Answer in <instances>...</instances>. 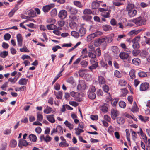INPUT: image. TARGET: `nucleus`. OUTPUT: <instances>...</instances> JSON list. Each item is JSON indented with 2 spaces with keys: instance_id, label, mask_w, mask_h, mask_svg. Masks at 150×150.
<instances>
[{
  "instance_id": "69168bd1",
  "label": "nucleus",
  "mask_w": 150,
  "mask_h": 150,
  "mask_svg": "<svg viewBox=\"0 0 150 150\" xmlns=\"http://www.w3.org/2000/svg\"><path fill=\"white\" fill-rule=\"evenodd\" d=\"M103 89L104 91L105 92H108L109 90L108 86L106 85H105L104 86H103Z\"/></svg>"
},
{
  "instance_id": "13d9d810",
  "label": "nucleus",
  "mask_w": 150,
  "mask_h": 150,
  "mask_svg": "<svg viewBox=\"0 0 150 150\" xmlns=\"http://www.w3.org/2000/svg\"><path fill=\"white\" fill-rule=\"evenodd\" d=\"M138 108L137 105H133L131 110L133 112H134L138 111Z\"/></svg>"
},
{
  "instance_id": "b1692460",
  "label": "nucleus",
  "mask_w": 150,
  "mask_h": 150,
  "mask_svg": "<svg viewBox=\"0 0 150 150\" xmlns=\"http://www.w3.org/2000/svg\"><path fill=\"white\" fill-rule=\"evenodd\" d=\"M74 4L76 7L81 8L83 6V5L82 4L81 2L78 1H75L73 2Z\"/></svg>"
},
{
  "instance_id": "423d86ee",
  "label": "nucleus",
  "mask_w": 150,
  "mask_h": 150,
  "mask_svg": "<svg viewBox=\"0 0 150 150\" xmlns=\"http://www.w3.org/2000/svg\"><path fill=\"white\" fill-rule=\"evenodd\" d=\"M54 6V4H50L48 5L44 6L42 8L43 11L45 13L47 12Z\"/></svg>"
},
{
  "instance_id": "a19ab883",
  "label": "nucleus",
  "mask_w": 150,
  "mask_h": 150,
  "mask_svg": "<svg viewBox=\"0 0 150 150\" xmlns=\"http://www.w3.org/2000/svg\"><path fill=\"white\" fill-rule=\"evenodd\" d=\"M69 144L66 142H61L59 144V146L62 147H68Z\"/></svg>"
},
{
  "instance_id": "5fc2aeb1",
  "label": "nucleus",
  "mask_w": 150,
  "mask_h": 150,
  "mask_svg": "<svg viewBox=\"0 0 150 150\" xmlns=\"http://www.w3.org/2000/svg\"><path fill=\"white\" fill-rule=\"evenodd\" d=\"M81 64L83 67H86L87 66L88 63L87 61L84 60L81 62Z\"/></svg>"
},
{
  "instance_id": "cd10ccee",
  "label": "nucleus",
  "mask_w": 150,
  "mask_h": 150,
  "mask_svg": "<svg viewBox=\"0 0 150 150\" xmlns=\"http://www.w3.org/2000/svg\"><path fill=\"white\" fill-rule=\"evenodd\" d=\"M127 83L126 81L124 79H120L119 81V84L122 86H125Z\"/></svg>"
},
{
  "instance_id": "49530a36",
  "label": "nucleus",
  "mask_w": 150,
  "mask_h": 150,
  "mask_svg": "<svg viewBox=\"0 0 150 150\" xmlns=\"http://www.w3.org/2000/svg\"><path fill=\"white\" fill-rule=\"evenodd\" d=\"M105 37L106 43H110L113 40V38L111 37Z\"/></svg>"
},
{
  "instance_id": "37998d69",
  "label": "nucleus",
  "mask_w": 150,
  "mask_h": 150,
  "mask_svg": "<svg viewBox=\"0 0 150 150\" xmlns=\"http://www.w3.org/2000/svg\"><path fill=\"white\" fill-rule=\"evenodd\" d=\"M51 16L52 17H54L57 15V11L56 9L54 8L50 12Z\"/></svg>"
},
{
  "instance_id": "f3484780",
  "label": "nucleus",
  "mask_w": 150,
  "mask_h": 150,
  "mask_svg": "<svg viewBox=\"0 0 150 150\" xmlns=\"http://www.w3.org/2000/svg\"><path fill=\"white\" fill-rule=\"evenodd\" d=\"M53 111L52 108L47 106L46 108L44 110L43 112L45 113L48 114L52 112Z\"/></svg>"
},
{
  "instance_id": "2eb2a0df",
  "label": "nucleus",
  "mask_w": 150,
  "mask_h": 150,
  "mask_svg": "<svg viewBox=\"0 0 150 150\" xmlns=\"http://www.w3.org/2000/svg\"><path fill=\"white\" fill-rule=\"evenodd\" d=\"M86 29L83 27H81L79 30V33L81 37L83 36L86 34Z\"/></svg>"
},
{
  "instance_id": "20e7f679",
  "label": "nucleus",
  "mask_w": 150,
  "mask_h": 150,
  "mask_svg": "<svg viewBox=\"0 0 150 150\" xmlns=\"http://www.w3.org/2000/svg\"><path fill=\"white\" fill-rule=\"evenodd\" d=\"M32 144V143H28L25 140L22 139H21L19 140L18 144V146L19 147L22 148V146H26L28 145H31Z\"/></svg>"
},
{
  "instance_id": "72a5a7b5",
  "label": "nucleus",
  "mask_w": 150,
  "mask_h": 150,
  "mask_svg": "<svg viewBox=\"0 0 150 150\" xmlns=\"http://www.w3.org/2000/svg\"><path fill=\"white\" fill-rule=\"evenodd\" d=\"M17 144V142L16 140L13 139L11 141L10 147L11 148L15 147Z\"/></svg>"
},
{
  "instance_id": "bf43d9fd",
  "label": "nucleus",
  "mask_w": 150,
  "mask_h": 150,
  "mask_svg": "<svg viewBox=\"0 0 150 150\" xmlns=\"http://www.w3.org/2000/svg\"><path fill=\"white\" fill-rule=\"evenodd\" d=\"M140 38V37L139 36H138L135 37L134 39L132 40V42H138Z\"/></svg>"
},
{
  "instance_id": "1a4fd4ad",
  "label": "nucleus",
  "mask_w": 150,
  "mask_h": 150,
  "mask_svg": "<svg viewBox=\"0 0 150 150\" xmlns=\"http://www.w3.org/2000/svg\"><path fill=\"white\" fill-rule=\"evenodd\" d=\"M119 113L118 111L114 109H112L111 112V117L112 119L115 120L117 116L119 115Z\"/></svg>"
},
{
  "instance_id": "a211bd4d",
  "label": "nucleus",
  "mask_w": 150,
  "mask_h": 150,
  "mask_svg": "<svg viewBox=\"0 0 150 150\" xmlns=\"http://www.w3.org/2000/svg\"><path fill=\"white\" fill-rule=\"evenodd\" d=\"M102 28L103 30L105 31H110L112 30V27L108 25H104L102 26Z\"/></svg>"
},
{
  "instance_id": "c85d7f7f",
  "label": "nucleus",
  "mask_w": 150,
  "mask_h": 150,
  "mask_svg": "<svg viewBox=\"0 0 150 150\" xmlns=\"http://www.w3.org/2000/svg\"><path fill=\"white\" fill-rule=\"evenodd\" d=\"M88 96L89 98L91 99H93L96 98V94L94 92H88Z\"/></svg>"
},
{
  "instance_id": "473e14b6",
  "label": "nucleus",
  "mask_w": 150,
  "mask_h": 150,
  "mask_svg": "<svg viewBox=\"0 0 150 150\" xmlns=\"http://www.w3.org/2000/svg\"><path fill=\"white\" fill-rule=\"evenodd\" d=\"M112 52L115 54L118 53L120 52V50L117 46H113L112 47Z\"/></svg>"
},
{
  "instance_id": "864d4df0",
  "label": "nucleus",
  "mask_w": 150,
  "mask_h": 150,
  "mask_svg": "<svg viewBox=\"0 0 150 150\" xmlns=\"http://www.w3.org/2000/svg\"><path fill=\"white\" fill-rule=\"evenodd\" d=\"M121 91L123 96H125L128 93V91L126 88L121 89Z\"/></svg>"
},
{
  "instance_id": "e433bc0d",
  "label": "nucleus",
  "mask_w": 150,
  "mask_h": 150,
  "mask_svg": "<svg viewBox=\"0 0 150 150\" xmlns=\"http://www.w3.org/2000/svg\"><path fill=\"white\" fill-rule=\"evenodd\" d=\"M56 26L53 24L48 25L47 26V28L49 30H54L56 29Z\"/></svg>"
},
{
  "instance_id": "ea45409f",
  "label": "nucleus",
  "mask_w": 150,
  "mask_h": 150,
  "mask_svg": "<svg viewBox=\"0 0 150 150\" xmlns=\"http://www.w3.org/2000/svg\"><path fill=\"white\" fill-rule=\"evenodd\" d=\"M119 98H114L112 101V105L115 107L116 106L117 103L119 100Z\"/></svg>"
},
{
  "instance_id": "052dcab7",
  "label": "nucleus",
  "mask_w": 150,
  "mask_h": 150,
  "mask_svg": "<svg viewBox=\"0 0 150 150\" xmlns=\"http://www.w3.org/2000/svg\"><path fill=\"white\" fill-rule=\"evenodd\" d=\"M67 81L71 84H73L74 83V79L72 77H69Z\"/></svg>"
},
{
  "instance_id": "6e6d98bb",
  "label": "nucleus",
  "mask_w": 150,
  "mask_h": 150,
  "mask_svg": "<svg viewBox=\"0 0 150 150\" xmlns=\"http://www.w3.org/2000/svg\"><path fill=\"white\" fill-rule=\"evenodd\" d=\"M43 115L42 114H37V120L38 121H41L43 119Z\"/></svg>"
},
{
  "instance_id": "4d7b16f0",
  "label": "nucleus",
  "mask_w": 150,
  "mask_h": 150,
  "mask_svg": "<svg viewBox=\"0 0 150 150\" xmlns=\"http://www.w3.org/2000/svg\"><path fill=\"white\" fill-rule=\"evenodd\" d=\"M18 8H16V9H13L9 13L8 16L9 17H11L13 16L14 15L15 12L17 10Z\"/></svg>"
},
{
  "instance_id": "79ce46f5",
  "label": "nucleus",
  "mask_w": 150,
  "mask_h": 150,
  "mask_svg": "<svg viewBox=\"0 0 150 150\" xmlns=\"http://www.w3.org/2000/svg\"><path fill=\"white\" fill-rule=\"evenodd\" d=\"M114 74L115 76L118 78H120L122 76V74L120 72L117 71L115 70L114 73Z\"/></svg>"
},
{
  "instance_id": "603ef678",
  "label": "nucleus",
  "mask_w": 150,
  "mask_h": 150,
  "mask_svg": "<svg viewBox=\"0 0 150 150\" xmlns=\"http://www.w3.org/2000/svg\"><path fill=\"white\" fill-rule=\"evenodd\" d=\"M20 52H29V51L27 49V47L25 46H24L23 48H20Z\"/></svg>"
},
{
  "instance_id": "58836bf2",
  "label": "nucleus",
  "mask_w": 150,
  "mask_h": 150,
  "mask_svg": "<svg viewBox=\"0 0 150 150\" xmlns=\"http://www.w3.org/2000/svg\"><path fill=\"white\" fill-rule=\"evenodd\" d=\"M134 7V5L132 4H128L126 8L127 11L133 9Z\"/></svg>"
},
{
  "instance_id": "f704fd0d",
  "label": "nucleus",
  "mask_w": 150,
  "mask_h": 150,
  "mask_svg": "<svg viewBox=\"0 0 150 150\" xmlns=\"http://www.w3.org/2000/svg\"><path fill=\"white\" fill-rule=\"evenodd\" d=\"M83 13L85 15H90L92 13V11L90 9H86L84 10Z\"/></svg>"
},
{
  "instance_id": "6ab92c4d",
  "label": "nucleus",
  "mask_w": 150,
  "mask_h": 150,
  "mask_svg": "<svg viewBox=\"0 0 150 150\" xmlns=\"http://www.w3.org/2000/svg\"><path fill=\"white\" fill-rule=\"evenodd\" d=\"M142 30H133L131 31L129 33V35H135L139 33Z\"/></svg>"
},
{
  "instance_id": "0eeeda50",
  "label": "nucleus",
  "mask_w": 150,
  "mask_h": 150,
  "mask_svg": "<svg viewBox=\"0 0 150 150\" xmlns=\"http://www.w3.org/2000/svg\"><path fill=\"white\" fill-rule=\"evenodd\" d=\"M66 9L71 14H76L78 11L77 9L71 6H67Z\"/></svg>"
},
{
  "instance_id": "dca6fc26",
  "label": "nucleus",
  "mask_w": 150,
  "mask_h": 150,
  "mask_svg": "<svg viewBox=\"0 0 150 150\" xmlns=\"http://www.w3.org/2000/svg\"><path fill=\"white\" fill-rule=\"evenodd\" d=\"M98 80L99 84L101 86L104 84L105 82V78L101 76H99L98 77Z\"/></svg>"
},
{
  "instance_id": "39448f33",
  "label": "nucleus",
  "mask_w": 150,
  "mask_h": 150,
  "mask_svg": "<svg viewBox=\"0 0 150 150\" xmlns=\"http://www.w3.org/2000/svg\"><path fill=\"white\" fill-rule=\"evenodd\" d=\"M67 16V11L64 10H61L58 14V16L62 19H64L66 18Z\"/></svg>"
},
{
  "instance_id": "4c0bfd02",
  "label": "nucleus",
  "mask_w": 150,
  "mask_h": 150,
  "mask_svg": "<svg viewBox=\"0 0 150 150\" xmlns=\"http://www.w3.org/2000/svg\"><path fill=\"white\" fill-rule=\"evenodd\" d=\"M71 35L72 36L76 38H78L80 36L79 33L74 31L71 32Z\"/></svg>"
},
{
  "instance_id": "aec40b11",
  "label": "nucleus",
  "mask_w": 150,
  "mask_h": 150,
  "mask_svg": "<svg viewBox=\"0 0 150 150\" xmlns=\"http://www.w3.org/2000/svg\"><path fill=\"white\" fill-rule=\"evenodd\" d=\"M100 4L97 1H94L92 3L91 8L93 9H96L98 8Z\"/></svg>"
},
{
  "instance_id": "bb28decb",
  "label": "nucleus",
  "mask_w": 150,
  "mask_h": 150,
  "mask_svg": "<svg viewBox=\"0 0 150 150\" xmlns=\"http://www.w3.org/2000/svg\"><path fill=\"white\" fill-rule=\"evenodd\" d=\"M110 11H108L107 12L102 13L101 15L104 18H109L111 16L110 15Z\"/></svg>"
},
{
  "instance_id": "0e129e2a",
  "label": "nucleus",
  "mask_w": 150,
  "mask_h": 150,
  "mask_svg": "<svg viewBox=\"0 0 150 150\" xmlns=\"http://www.w3.org/2000/svg\"><path fill=\"white\" fill-rule=\"evenodd\" d=\"M71 96L74 97H76L79 95V93L76 92L72 91L70 93Z\"/></svg>"
},
{
  "instance_id": "2f4dec72",
  "label": "nucleus",
  "mask_w": 150,
  "mask_h": 150,
  "mask_svg": "<svg viewBox=\"0 0 150 150\" xmlns=\"http://www.w3.org/2000/svg\"><path fill=\"white\" fill-rule=\"evenodd\" d=\"M92 64V65L89 67V69L91 71L93 69H95L98 66V62H95V63Z\"/></svg>"
},
{
  "instance_id": "ddd939ff",
  "label": "nucleus",
  "mask_w": 150,
  "mask_h": 150,
  "mask_svg": "<svg viewBox=\"0 0 150 150\" xmlns=\"http://www.w3.org/2000/svg\"><path fill=\"white\" fill-rule=\"evenodd\" d=\"M47 119L51 123H54L55 122V119L54 117V115H46Z\"/></svg>"
},
{
  "instance_id": "4468645a",
  "label": "nucleus",
  "mask_w": 150,
  "mask_h": 150,
  "mask_svg": "<svg viewBox=\"0 0 150 150\" xmlns=\"http://www.w3.org/2000/svg\"><path fill=\"white\" fill-rule=\"evenodd\" d=\"M28 81L26 79L22 78L19 80L18 84L21 85H25L27 84Z\"/></svg>"
},
{
  "instance_id": "e2e57ef3",
  "label": "nucleus",
  "mask_w": 150,
  "mask_h": 150,
  "mask_svg": "<svg viewBox=\"0 0 150 150\" xmlns=\"http://www.w3.org/2000/svg\"><path fill=\"white\" fill-rule=\"evenodd\" d=\"M76 23L74 22H71L69 24L70 27L72 29H73L75 27H76Z\"/></svg>"
},
{
  "instance_id": "a18cd8bd",
  "label": "nucleus",
  "mask_w": 150,
  "mask_h": 150,
  "mask_svg": "<svg viewBox=\"0 0 150 150\" xmlns=\"http://www.w3.org/2000/svg\"><path fill=\"white\" fill-rule=\"evenodd\" d=\"M96 36L94 33L91 34L89 35L87 37L88 40H91L93 39Z\"/></svg>"
},
{
  "instance_id": "7ed1b4c3",
  "label": "nucleus",
  "mask_w": 150,
  "mask_h": 150,
  "mask_svg": "<svg viewBox=\"0 0 150 150\" xmlns=\"http://www.w3.org/2000/svg\"><path fill=\"white\" fill-rule=\"evenodd\" d=\"M77 88V89L79 91L85 89L86 88V85L85 82L83 80L80 81Z\"/></svg>"
},
{
  "instance_id": "3c124183",
  "label": "nucleus",
  "mask_w": 150,
  "mask_h": 150,
  "mask_svg": "<svg viewBox=\"0 0 150 150\" xmlns=\"http://www.w3.org/2000/svg\"><path fill=\"white\" fill-rule=\"evenodd\" d=\"M88 55V57L91 58V59H94L96 58V54L91 52H89Z\"/></svg>"
},
{
  "instance_id": "7c9ffc66",
  "label": "nucleus",
  "mask_w": 150,
  "mask_h": 150,
  "mask_svg": "<svg viewBox=\"0 0 150 150\" xmlns=\"http://www.w3.org/2000/svg\"><path fill=\"white\" fill-rule=\"evenodd\" d=\"M56 129H57V132L60 134H63V131L62 127L60 125H58Z\"/></svg>"
},
{
  "instance_id": "9b49d317",
  "label": "nucleus",
  "mask_w": 150,
  "mask_h": 150,
  "mask_svg": "<svg viewBox=\"0 0 150 150\" xmlns=\"http://www.w3.org/2000/svg\"><path fill=\"white\" fill-rule=\"evenodd\" d=\"M129 57V54L125 52H122L119 54V57L120 59L122 60L126 59Z\"/></svg>"
},
{
  "instance_id": "5701e85b",
  "label": "nucleus",
  "mask_w": 150,
  "mask_h": 150,
  "mask_svg": "<svg viewBox=\"0 0 150 150\" xmlns=\"http://www.w3.org/2000/svg\"><path fill=\"white\" fill-rule=\"evenodd\" d=\"M129 74L132 79H135L136 77L135 70L134 69L131 70L129 72Z\"/></svg>"
},
{
  "instance_id": "f8f14e48",
  "label": "nucleus",
  "mask_w": 150,
  "mask_h": 150,
  "mask_svg": "<svg viewBox=\"0 0 150 150\" xmlns=\"http://www.w3.org/2000/svg\"><path fill=\"white\" fill-rule=\"evenodd\" d=\"M105 42L106 43L105 37H100L95 42V45H96V44L98 43L99 44Z\"/></svg>"
},
{
  "instance_id": "f03ea898",
  "label": "nucleus",
  "mask_w": 150,
  "mask_h": 150,
  "mask_svg": "<svg viewBox=\"0 0 150 150\" xmlns=\"http://www.w3.org/2000/svg\"><path fill=\"white\" fill-rule=\"evenodd\" d=\"M149 83L145 82L142 83L140 85L139 90L142 91H147L149 89Z\"/></svg>"
},
{
  "instance_id": "4be33fe9",
  "label": "nucleus",
  "mask_w": 150,
  "mask_h": 150,
  "mask_svg": "<svg viewBox=\"0 0 150 150\" xmlns=\"http://www.w3.org/2000/svg\"><path fill=\"white\" fill-rule=\"evenodd\" d=\"M132 62L133 64L136 65H139L140 63V59L138 58H134L132 60Z\"/></svg>"
},
{
  "instance_id": "de8ad7c7",
  "label": "nucleus",
  "mask_w": 150,
  "mask_h": 150,
  "mask_svg": "<svg viewBox=\"0 0 150 150\" xmlns=\"http://www.w3.org/2000/svg\"><path fill=\"white\" fill-rule=\"evenodd\" d=\"M11 37V35L8 33L5 34L4 35V39L5 40H8Z\"/></svg>"
},
{
  "instance_id": "6e6552de",
  "label": "nucleus",
  "mask_w": 150,
  "mask_h": 150,
  "mask_svg": "<svg viewBox=\"0 0 150 150\" xmlns=\"http://www.w3.org/2000/svg\"><path fill=\"white\" fill-rule=\"evenodd\" d=\"M18 44L19 46L21 47L22 45L23 38L21 34H18L16 36Z\"/></svg>"
},
{
  "instance_id": "338daca9",
  "label": "nucleus",
  "mask_w": 150,
  "mask_h": 150,
  "mask_svg": "<svg viewBox=\"0 0 150 150\" xmlns=\"http://www.w3.org/2000/svg\"><path fill=\"white\" fill-rule=\"evenodd\" d=\"M52 138L48 135H47L45 137V141L47 143L50 142L51 141Z\"/></svg>"
},
{
  "instance_id": "f257e3e1",
  "label": "nucleus",
  "mask_w": 150,
  "mask_h": 150,
  "mask_svg": "<svg viewBox=\"0 0 150 150\" xmlns=\"http://www.w3.org/2000/svg\"><path fill=\"white\" fill-rule=\"evenodd\" d=\"M132 22L134 23L137 26H142L146 23V21L141 17H139L131 20Z\"/></svg>"
},
{
  "instance_id": "393cba45",
  "label": "nucleus",
  "mask_w": 150,
  "mask_h": 150,
  "mask_svg": "<svg viewBox=\"0 0 150 150\" xmlns=\"http://www.w3.org/2000/svg\"><path fill=\"white\" fill-rule=\"evenodd\" d=\"M8 55V51H4L0 53V57L3 58H5Z\"/></svg>"
},
{
  "instance_id": "680f3d73",
  "label": "nucleus",
  "mask_w": 150,
  "mask_h": 150,
  "mask_svg": "<svg viewBox=\"0 0 150 150\" xmlns=\"http://www.w3.org/2000/svg\"><path fill=\"white\" fill-rule=\"evenodd\" d=\"M132 139L134 141H135L137 138V135L136 133L134 131H133L132 133Z\"/></svg>"
},
{
  "instance_id": "09e8293b",
  "label": "nucleus",
  "mask_w": 150,
  "mask_h": 150,
  "mask_svg": "<svg viewBox=\"0 0 150 150\" xmlns=\"http://www.w3.org/2000/svg\"><path fill=\"white\" fill-rule=\"evenodd\" d=\"M133 45H132V47L134 49H138L139 48L140 46L138 42H132Z\"/></svg>"
},
{
  "instance_id": "c756f323",
  "label": "nucleus",
  "mask_w": 150,
  "mask_h": 150,
  "mask_svg": "<svg viewBox=\"0 0 150 150\" xmlns=\"http://www.w3.org/2000/svg\"><path fill=\"white\" fill-rule=\"evenodd\" d=\"M29 139L31 141L35 142L37 140L36 136L33 134H31L29 136Z\"/></svg>"
},
{
  "instance_id": "c9c22d12",
  "label": "nucleus",
  "mask_w": 150,
  "mask_h": 150,
  "mask_svg": "<svg viewBox=\"0 0 150 150\" xmlns=\"http://www.w3.org/2000/svg\"><path fill=\"white\" fill-rule=\"evenodd\" d=\"M74 129L76 131L75 134L77 135H79L81 133H82L84 132L83 130L79 129L78 128H75Z\"/></svg>"
},
{
  "instance_id": "8fccbe9b",
  "label": "nucleus",
  "mask_w": 150,
  "mask_h": 150,
  "mask_svg": "<svg viewBox=\"0 0 150 150\" xmlns=\"http://www.w3.org/2000/svg\"><path fill=\"white\" fill-rule=\"evenodd\" d=\"M56 97L58 99H60L62 98V92L59 91L57 94H56Z\"/></svg>"
},
{
  "instance_id": "9d476101",
  "label": "nucleus",
  "mask_w": 150,
  "mask_h": 150,
  "mask_svg": "<svg viewBox=\"0 0 150 150\" xmlns=\"http://www.w3.org/2000/svg\"><path fill=\"white\" fill-rule=\"evenodd\" d=\"M128 11V14L130 17H132L136 16L137 14V11L135 9L127 10Z\"/></svg>"
},
{
  "instance_id": "774afa93",
  "label": "nucleus",
  "mask_w": 150,
  "mask_h": 150,
  "mask_svg": "<svg viewBox=\"0 0 150 150\" xmlns=\"http://www.w3.org/2000/svg\"><path fill=\"white\" fill-rule=\"evenodd\" d=\"M95 53L98 56H100L101 54L100 48H97L96 50Z\"/></svg>"
},
{
  "instance_id": "c03bdc74",
  "label": "nucleus",
  "mask_w": 150,
  "mask_h": 150,
  "mask_svg": "<svg viewBox=\"0 0 150 150\" xmlns=\"http://www.w3.org/2000/svg\"><path fill=\"white\" fill-rule=\"evenodd\" d=\"M119 106L123 108H125L126 106V103L123 101H120L119 103Z\"/></svg>"
},
{
  "instance_id": "412c9836",
  "label": "nucleus",
  "mask_w": 150,
  "mask_h": 150,
  "mask_svg": "<svg viewBox=\"0 0 150 150\" xmlns=\"http://www.w3.org/2000/svg\"><path fill=\"white\" fill-rule=\"evenodd\" d=\"M117 122L119 124L122 125L125 122V119L120 117L117 118Z\"/></svg>"
},
{
  "instance_id": "a878e982",
  "label": "nucleus",
  "mask_w": 150,
  "mask_h": 150,
  "mask_svg": "<svg viewBox=\"0 0 150 150\" xmlns=\"http://www.w3.org/2000/svg\"><path fill=\"white\" fill-rule=\"evenodd\" d=\"M147 72H145L143 71H141L139 72L138 73L139 76L141 78H144L147 76Z\"/></svg>"
}]
</instances>
